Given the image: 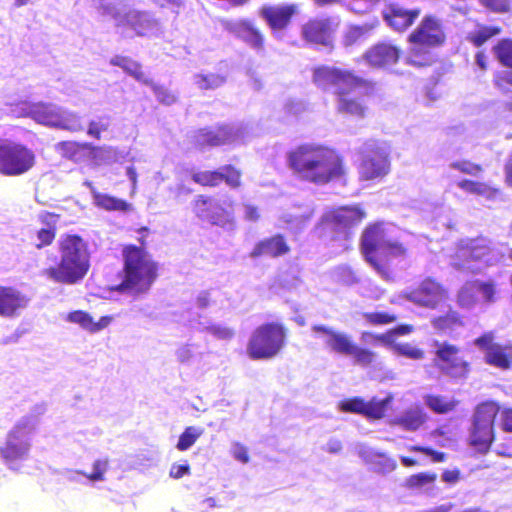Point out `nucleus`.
Listing matches in <instances>:
<instances>
[{"instance_id": "nucleus-1", "label": "nucleus", "mask_w": 512, "mask_h": 512, "mask_svg": "<svg viewBox=\"0 0 512 512\" xmlns=\"http://www.w3.org/2000/svg\"><path fill=\"white\" fill-rule=\"evenodd\" d=\"M313 82L321 89L334 87L336 111L344 116L363 119L369 102L377 96V82L356 75L354 71L321 65L313 69Z\"/></svg>"}, {"instance_id": "nucleus-2", "label": "nucleus", "mask_w": 512, "mask_h": 512, "mask_svg": "<svg viewBox=\"0 0 512 512\" xmlns=\"http://www.w3.org/2000/svg\"><path fill=\"white\" fill-rule=\"evenodd\" d=\"M287 164L295 176L315 185H326L346 175L343 156L323 145L305 143L291 149Z\"/></svg>"}, {"instance_id": "nucleus-3", "label": "nucleus", "mask_w": 512, "mask_h": 512, "mask_svg": "<svg viewBox=\"0 0 512 512\" xmlns=\"http://www.w3.org/2000/svg\"><path fill=\"white\" fill-rule=\"evenodd\" d=\"M60 262L43 274L57 283L74 284L84 278L90 268L87 243L78 235L66 234L59 241Z\"/></svg>"}, {"instance_id": "nucleus-4", "label": "nucleus", "mask_w": 512, "mask_h": 512, "mask_svg": "<svg viewBox=\"0 0 512 512\" xmlns=\"http://www.w3.org/2000/svg\"><path fill=\"white\" fill-rule=\"evenodd\" d=\"M123 279L114 288L135 295L146 293L158 277V264L142 247L126 245L122 250Z\"/></svg>"}, {"instance_id": "nucleus-5", "label": "nucleus", "mask_w": 512, "mask_h": 512, "mask_svg": "<svg viewBox=\"0 0 512 512\" xmlns=\"http://www.w3.org/2000/svg\"><path fill=\"white\" fill-rule=\"evenodd\" d=\"M360 248L365 260L386 280L392 278L395 261L407 254L403 244L386 239L382 226H367Z\"/></svg>"}, {"instance_id": "nucleus-6", "label": "nucleus", "mask_w": 512, "mask_h": 512, "mask_svg": "<svg viewBox=\"0 0 512 512\" xmlns=\"http://www.w3.org/2000/svg\"><path fill=\"white\" fill-rule=\"evenodd\" d=\"M410 44L407 62L415 67L432 63L431 49L443 46L447 41L443 21L434 14L425 15L416 28L408 35Z\"/></svg>"}, {"instance_id": "nucleus-7", "label": "nucleus", "mask_w": 512, "mask_h": 512, "mask_svg": "<svg viewBox=\"0 0 512 512\" xmlns=\"http://www.w3.org/2000/svg\"><path fill=\"white\" fill-rule=\"evenodd\" d=\"M288 339L287 327L277 321L264 322L250 334L246 353L253 361L270 360L285 348Z\"/></svg>"}, {"instance_id": "nucleus-8", "label": "nucleus", "mask_w": 512, "mask_h": 512, "mask_svg": "<svg viewBox=\"0 0 512 512\" xmlns=\"http://www.w3.org/2000/svg\"><path fill=\"white\" fill-rule=\"evenodd\" d=\"M312 331L326 335L327 347L336 354L350 357L355 365L360 367L375 365L377 353L357 344L351 335L320 324L313 325Z\"/></svg>"}, {"instance_id": "nucleus-9", "label": "nucleus", "mask_w": 512, "mask_h": 512, "mask_svg": "<svg viewBox=\"0 0 512 512\" xmlns=\"http://www.w3.org/2000/svg\"><path fill=\"white\" fill-rule=\"evenodd\" d=\"M499 412V405L485 401L477 405L470 429L469 445L477 452L486 454L495 439L494 422Z\"/></svg>"}, {"instance_id": "nucleus-10", "label": "nucleus", "mask_w": 512, "mask_h": 512, "mask_svg": "<svg viewBox=\"0 0 512 512\" xmlns=\"http://www.w3.org/2000/svg\"><path fill=\"white\" fill-rule=\"evenodd\" d=\"M36 163L34 152L27 146L12 141H0V174L14 177L31 170Z\"/></svg>"}, {"instance_id": "nucleus-11", "label": "nucleus", "mask_w": 512, "mask_h": 512, "mask_svg": "<svg viewBox=\"0 0 512 512\" xmlns=\"http://www.w3.org/2000/svg\"><path fill=\"white\" fill-rule=\"evenodd\" d=\"M433 363L446 377L452 380L466 379L471 372V363L461 354V348L447 341L435 342Z\"/></svg>"}, {"instance_id": "nucleus-12", "label": "nucleus", "mask_w": 512, "mask_h": 512, "mask_svg": "<svg viewBox=\"0 0 512 512\" xmlns=\"http://www.w3.org/2000/svg\"><path fill=\"white\" fill-rule=\"evenodd\" d=\"M34 426L32 419L26 417L8 432L5 444L0 447L1 457L7 464H13L26 457L30 448L28 439Z\"/></svg>"}, {"instance_id": "nucleus-13", "label": "nucleus", "mask_w": 512, "mask_h": 512, "mask_svg": "<svg viewBox=\"0 0 512 512\" xmlns=\"http://www.w3.org/2000/svg\"><path fill=\"white\" fill-rule=\"evenodd\" d=\"M389 171L390 160L386 149L377 143H366L358 166L359 179L361 181L381 179Z\"/></svg>"}, {"instance_id": "nucleus-14", "label": "nucleus", "mask_w": 512, "mask_h": 512, "mask_svg": "<svg viewBox=\"0 0 512 512\" xmlns=\"http://www.w3.org/2000/svg\"><path fill=\"white\" fill-rule=\"evenodd\" d=\"M27 115L40 124L69 131L82 129L81 122L76 115L64 116L59 108L49 103L37 102L30 104L27 108Z\"/></svg>"}, {"instance_id": "nucleus-15", "label": "nucleus", "mask_w": 512, "mask_h": 512, "mask_svg": "<svg viewBox=\"0 0 512 512\" xmlns=\"http://www.w3.org/2000/svg\"><path fill=\"white\" fill-rule=\"evenodd\" d=\"M478 294L485 303L496 301V284L493 281L473 279L466 281L457 291L456 303L462 309H470L478 303Z\"/></svg>"}, {"instance_id": "nucleus-16", "label": "nucleus", "mask_w": 512, "mask_h": 512, "mask_svg": "<svg viewBox=\"0 0 512 512\" xmlns=\"http://www.w3.org/2000/svg\"><path fill=\"white\" fill-rule=\"evenodd\" d=\"M339 23L330 17L311 18L301 27L302 38L310 44L332 47Z\"/></svg>"}, {"instance_id": "nucleus-17", "label": "nucleus", "mask_w": 512, "mask_h": 512, "mask_svg": "<svg viewBox=\"0 0 512 512\" xmlns=\"http://www.w3.org/2000/svg\"><path fill=\"white\" fill-rule=\"evenodd\" d=\"M194 183L203 187H217L225 182L230 188L238 189L242 185V171L231 164L221 167L220 170H197L191 175Z\"/></svg>"}, {"instance_id": "nucleus-18", "label": "nucleus", "mask_w": 512, "mask_h": 512, "mask_svg": "<svg viewBox=\"0 0 512 512\" xmlns=\"http://www.w3.org/2000/svg\"><path fill=\"white\" fill-rule=\"evenodd\" d=\"M492 51L499 64L510 71H498L493 76L494 86L502 93L508 94L512 87V38H503L493 47Z\"/></svg>"}, {"instance_id": "nucleus-19", "label": "nucleus", "mask_w": 512, "mask_h": 512, "mask_svg": "<svg viewBox=\"0 0 512 512\" xmlns=\"http://www.w3.org/2000/svg\"><path fill=\"white\" fill-rule=\"evenodd\" d=\"M409 299L429 309H435L440 302L448 297L447 289L438 281L432 278H425L421 283L410 291Z\"/></svg>"}, {"instance_id": "nucleus-20", "label": "nucleus", "mask_w": 512, "mask_h": 512, "mask_svg": "<svg viewBox=\"0 0 512 512\" xmlns=\"http://www.w3.org/2000/svg\"><path fill=\"white\" fill-rule=\"evenodd\" d=\"M402 50L389 41H380L369 47L363 59L373 68H387L398 63Z\"/></svg>"}, {"instance_id": "nucleus-21", "label": "nucleus", "mask_w": 512, "mask_h": 512, "mask_svg": "<svg viewBox=\"0 0 512 512\" xmlns=\"http://www.w3.org/2000/svg\"><path fill=\"white\" fill-rule=\"evenodd\" d=\"M56 150L63 158L75 163L91 160L99 164L103 158V148L87 142L61 141L56 145Z\"/></svg>"}, {"instance_id": "nucleus-22", "label": "nucleus", "mask_w": 512, "mask_h": 512, "mask_svg": "<svg viewBox=\"0 0 512 512\" xmlns=\"http://www.w3.org/2000/svg\"><path fill=\"white\" fill-rule=\"evenodd\" d=\"M235 139V133L228 125H218L214 128L203 127L196 130L191 138L195 148L202 150L207 147L223 146Z\"/></svg>"}, {"instance_id": "nucleus-23", "label": "nucleus", "mask_w": 512, "mask_h": 512, "mask_svg": "<svg viewBox=\"0 0 512 512\" xmlns=\"http://www.w3.org/2000/svg\"><path fill=\"white\" fill-rule=\"evenodd\" d=\"M298 12L296 4L268 5L260 9V16L272 31L286 29Z\"/></svg>"}, {"instance_id": "nucleus-24", "label": "nucleus", "mask_w": 512, "mask_h": 512, "mask_svg": "<svg viewBox=\"0 0 512 512\" xmlns=\"http://www.w3.org/2000/svg\"><path fill=\"white\" fill-rule=\"evenodd\" d=\"M420 13L419 8L406 9L397 3H391L383 11L382 17L392 30L404 32L414 24Z\"/></svg>"}, {"instance_id": "nucleus-25", "label": "nucleus", "mask_w": 512, "mask_h": 512, "mask_svg": "<svg viewBox=\"0 0 512 512\" xmlns=\"http://www.w3.org/2000/svg\"><path fill=\"white\" fill-rule=\"evenodd\" d=\"M30 299L14 286L0 285V316L12 318L28 306Z\"/></svg>"}, {"instance_id": "nucleus-26", "label": "nucleus", "mask_w": 512, "mask_h": 512, "mask_svg": "<svg viewBox=\"0 0 512 512\" xmlns=\"http://www.w3.org/2000/svg\"><path fill=\"white\" fill-rule=\"evenodd\" d=\"M490 253V247L484 239H471L465 244H461L457 251L459 262L457 268H463L470 262H477L484 259Z\"/></svg>"}, {"instance_id": "nucleus-27", "label": "nucleus", "mask_w": 512, "mask_h": 512, "mask_svg": "<svg viewBox=\"0 0 512 512\" xmlns=\"http://www.w3.org/2000/svg\"><path fill=\"white\" fill-rule=\"evenodd\" d=\"M366 217V212L359 205L342 206L327 211L322 224H356Z\"/></svg>"}, {"instance_id": "nucleus-28", "label": "nucleus", "mask_w": 512, "mask_h": 512, "mask_svg": "<svg viewBox=\"0 0 512 512\" xmlns=\"http://www.w3.org/2000/svg\"><path fill=\"white\" fill-rule=\"evenodd\" d=\"M430 323L438 334H451L465 326V318L457 310L449 309L443 314L434 316Z\"/></svg>"}, {"instance_id": "nucleus-29", "label": "nucleus", "mask_w": 512, "mask_h": 512, "mask_svg": "<svg viewBox=\"0 0 512 512\" xmlns=\"http://www.w3.org/2000/svg\"><path fill=\"white\" fill-rule=\"evenodd\" d=\"M237 36L249 47L256 51H263L265 36L262 31L248 20L240 21L236 26Z\"/></svg>"}, {"instance_id": "nucleus-30", "label": "nucleus", "mask_w": 512, "mask_h": 512, "mask_svg": "<svg viewBox=\"0 0 512 512\" xmlns=\"http://www.w3.org/2000/svg\"><path fill=\"white\" fill-rule=\"evenodd\" d=\"M485 362L496 368L507 370L512 367V344H492L487 347Z\"/></svg>"}, {"instance_id": "nucleus-31", "label": "nucleus", "mask_w": 512, "mask_h": 512, "mask_svg": "<svg viewBox=\"0 0 512 512\" xmlns=\"http://www.w3.org/2000/svg\"><path fill=\"white\" fill-rule=\"evenodd\" d=\"M67 319L72 323L79 324L83 329L90 333H96L105 329L113 321L112 316H102L98 321H94L89 313L82 310L70 312Z\"/></svg>"}, {"instance_id": "nucleus-32", "label": "nucleus", "mask_w": 512, "mask_h": 512, "mask_svg": "<svg viewBox=\"0 0 512 512\" xmlns=\"http://www.w3.org/2000/svg\"><path fill=\"white\" fill-rule=\"evenodd\" d=\"M289 251L284 238L280 235L260 241L252 250V257L268 256L278 257Z\"/></svg>"}, {"instance_id": "nucleus-33", "label": "nucleus", "mask_w": 512, "mask_h": 512, "mask_svg": "<svg viewBox=\"0 0 512 512\" xmlns=\"http://www.w3.org/2000/svg\"><path fill=\"white\" fill-rule=\"evenodd\" d=\"M414 330L415 328L411 324H400L380 334H373L368 331H364L361 334V338L365 339L366 336H369L374 342H379L385 346H390L393 344H397V336L409 335Z\"/></svg>"}, {"instance_id": "nucleus-34", "label": "nucleus", "mask_w": 512, "mask_h": 512, "mask_svg": "<svg viewBox=\"0 0 512 512\" xmlns=\"http://www.w3.org/2000/svg\"><path fill=\"white\" fill-rule=\"evenodd\" d=\"M426 406L435 414H448L453 412L459 401L452 397L440 394H427L424 396Z\"/></svg>"}, {"instance_id": "nucleus-35", "label": "nucleus", "mask_w": 512, "mask_h": 512, "mask_svg": "<svg viewBox=\"0 0 512 512\" xmlns=\"http://www.w3.org/2000/svg\"><path fill=\"white\" fill-rule=\"evenodd\" d=\"M110 64L121 68L137 81L141 82L146 78L142 65L128 56L116 55L110 60Z\"/></svg>"}, {"instance_id": "nucleus-36", "label": "nucleus", "mask_w": 512, "mask_h": 512, "mask_svg": "<svg viewBox=\"0 0 512 512\" xmlns=\"http://www.w3.org/2000/svg\"><path fill=\"white\" fill-rule=\"evenodd\" d=\"M94 203L97 207L107 211L126 212L132 208L127 201L100 192L94 193Z\"/></svg>"}, {"instance_id": "nucleus-37", "label": "nucleus", "mask_w": 512, "mask_h": 512, "mask_svg": "<svg viewBox=\"0 0 512 512\" xmlns=\"http://www.w3.org/2000/svg\"><path fill=\"white\" fill-rule=\"evenodd\" d=\"M427 415L421 409H409L395 420V424L408 431H416L424 425Z\"/></svg>"}, {"instance_id": "nucleus-38", "label": "nucleus", "mask_w": 512, "mask_h": 512, "mask_svg": "<svg viewBox=\"0 0 512 512\" xmlns=\"http://www.w3.org/2000/svg\"><path fill=\"white\" fill-rule=\"evenodd\" d=\"M392 401L391 396H387L384 399H378L376 397L371 398L369 401L365 400L363 415L369 420H380L387 412L388 406Z\"/></svg>"}, {"instance_id": "nucleus-39", "label": "nucleus", "mask_w": 512, "mask_h": 512, "mask_svg": "<svg viewBox=\"0 0 512 512\" xmlns=\"http://www.w3.org/2000/svg\"><path fill=\"white\" fill-rule=\"evenodd\" d=\"M501 32L500 26L478 25L475 31L468 33L466 40L474 47L479 48Z\"/></svg>"}, {"instance_id": "nucleus-40", "label": "nucleus", "mask_w": 512, "mask_h": 512, "mask_svg": "<svg viewBox=\"0 0 512 512\" xmlns=\"http://www.w3.org/2000/svg\"><path fill=\"white\" fill-rule=\"evenodd\" d=\"M149 24L145 13L140 11H129L125 14L123 20L117 23L118 27H129L135 31V34L142 36L145 34V30Z\"/></svg>"}, {"instance_id": "nucleus-41", "label": "nucleus", "mask_w": 512, "mask_h": 512, "mask_svg": "<svg viewBox=\"0 0 512 512\" xmlns=\"http://www.w3.org/2000/svg\"><path fill=\"white\" fill-rule=\"evenodd\" d=\"M457 185L467 193L483 196L487 199H493L499 193L498 189L493 188L484 182L469 179H463L459 181Z\"/></svg>"}, {"instance_id": "nucleus-42", "label": "nucleus", "mask_w": 512, "mask_h": 512, "mask_svg": "<svg viewBox=\"0 0 512 512\" xmlns=\"http://www.w3.org/2000/svg\"><path fill=\"white\" fill-rule=\"evenodd\" d=\"M142 83L151 88L157 101L160 104L165 106H171L178 101V97L175 94V92L166 87L165 85L158 84L147 77L142 81Z\"/></svg>"}, {"instance_id": "nucleus-43", "label": "nucleus", "mask_w": 512, "mask_h": 512, "mask_svg": "<svg viewBox=\"0 0 512 512\" xmlns=\"http://www.w3.org/2000/svg\"><path fill=\"white\" fill-rule=\"evenodd\" d=\"M226 79L223 73H199L195 75V84L201 90H214L221 87Z\"/></svg>"}, {"instance_id": "nucleus-44", "label": "nucleus", "mask_w": 512, "mask_h": 512, "mask_svg": "<svg viewBox=\"0 0 512 512\" xmlns=\"http://www.w3.org/2000/svg\"><path fill=\"white\" fill-rule=\"evenodd\" d=\"M362 317L367 325L370 326H383L396 322L398 316L394 313L386 311H372L362 313Z\"/></svg>"}, {"instance_id": "nucleus-45", "label": "nucleus", "mask_w": 512, "mask_h": 512, "mask_svg": "<svg viewBox=\"0 0 512 512\" xmlns=\"http://www.w3.org/2000/svg\"><path fill=\"white\" fill-rule=\"evenodd\" d=\"M395 354L411 360H422L425 357V351L422 348L410 343H397L389 346Z\"/></svg>"}, {"instance_id": "nucleus-46", "label": "nucleus", "mask_w": 512, "mask_h": 512, "mask_svg": "<svg viewBox=\"0 0 512 512\" xmlns=\"http://www.w3.org/2000/svg\"><path fill=\"white\" fill-rule=\"evenodd\" d=\"M437 475L432 472H419L406 478L404 486L411 490L420 489L424 486L433 484Z\"/></svg>"}, {"instance_id": "nucleus-47", "label": "nucleus", "mask_w": 512, "mask_h": 512, "mask_svg": "<svg viewBox=\"0 0 512 512\" xmlns=\"http://www.w3.org/2000/svg\"><path fill=\"white\" fill-rule=\"evenodd\" d=\"M202 435V430L193 426H188L180 434L176 448L179 451H186L194 445L198 438Z\"/></svg>"}, {"instance_id": "nucleus-48", "label": "nucleus", "mask_w": 512, "mask_h": 512, "mask_svg": "<svg viewBox=\"0 0 512 512\" xmlns=\"http://www.w3.org/2000/svg\"><path fill=\"white\" fill-rule=\"evenodd\" d=\"M216 204L210 196L198 195L193 201V210L199 217H209L212 215Z\"/></svg>"}, {"instance_id": "nucleus-49", "label": "nucleus", "mask_w": 512, "mask_h": 512, "mask_svg": "<svg viewBox=\"0 0 512 512\" xmlns=\"http://www.w3.org/2000/svg\"><path fill=\"white\" fill-rule=\"evenodd\" d=\"M479 4L495 14H506L512 10V0H478Z\"/></svg>"}, {"instance_id": "nucleus-50", "label": "nucleus", "mask_w": 512, "mask_h": 512, "mask_svg": "<svg viewBox=\"0 0 512 512\" xmlns=\"http://www.w3.org/2000/svg\"><path fill=\"white\" fill-rule=\"evenodd\" d=\"M365 400L360 397H352L340 402V410L346 413L363 415Z\"/></svg>"}, {"instance_id": "nucleus-51", "label": "nucleus", "mask_w": 512, "mask_h": 512, "mask_svg": "<svg viewBox=\"0 0 512 512\" xmlns=\"http://www.w3.org/2000/svg\"><path fill=\"white\" fill-rule=\"evenodd\" d=\"M411 452L422 453L431 458L434 463H441L446 461L447 454L441 451L432 449L431 447L421 445H411L408 447Z\"/></svg>"}, {"instance_id": "nucleus-52", "label": "nucleus", "mask_w": 512, "mask_h": 512, "mask_svg": "<svg viewBox=\"0 0 512 512\" xmlns=\"http://www.w3.org/2000/svg\"><path fill=\"white\" fill-rule=\"evenodd\" d=\"M97 9L103 16L117 18L120 16L118 0H97Z\"/></svg>"}, {"instance_id": "nucleus-53", "label": "nucleus", "mask_w": 512, "mask_h": 512, "mask_svg": "<svg viewBox=\"0 0 512 512\" xmlns=\"http://www.w3.org/2000/svg\"><path fill=\"white\" fill-rule=\"evenodd\" d=\"M207 332L219 340H231L235 336V330L231 327L212 324L206 328Z\"/></svg>"}, {"instance_id": "nucleus-54", "label": "nucleus", "mask_w": 512, "mask_h": 512, "mask_svg": "<svg viewBox=\"0 0 512 512\" xmlns=\"http://www.w3.org/2000/svg\"><path fill=\"white\" fill-rule=\"evenodd\" d=\"M108 468V461L97 459L93 463V472L92 473H83V475L89 479L90 481H102L104 480V474Z\"/></svg>"}, {"instance_id": "nucleus-55", "label": "nucleus", "mask_w": 512, "mask_h": 512, "mask_svg": "<svg viewBox=\"0 0 512 512\" xmlns=\"http://www.w3.org/2000/svg\"><path fill=\"white\" fill-rule=\"evenodd\" d=\"M452 168L460 171L461 173L476 176L482 172L483 168L480 164L472 163L470 161H458L451 165Z\"/></svg>"}, {"instance_id": "nucleus-56", "label": "nucleus", "mask_w": 512, "mask_h": 512, "mask_svg": "<svg viewBox=\"0 0 512 512\" xmlns=\"http://www.w3.org/2000/svg\"><path fill=\"white\" fill-rule=\"evenodd\" d=\"M55 235L56 232L54 227L49 226L48 228H41L37 232V238L39 242L36 243V247L40 249L44 246L50 245L53 242Z\"/></svg>"}, {"instance_id": "nucleus-57", "label": "nucleus", "mask_w": 512, "mask_h": 512, "mask_svg": "<svg viewBox=\"0 0 512 512\" xmlns=\"http://www.w3.org/2000/svg\"><path fill=\"white\" fill-rule=\"evenodd\" d=\"M500 428L506 433H512V407L499 406Z\"/></svg>"}, {"instance_id": "nucleus-58", "label": "nucleus", "mask_w": 512, "mask_h": 512, "mask_svg": "<svg viewBox=\"0 0 512 512\" xmlns=\"http://www.w3.org/2000/svg\"><path fill=\"white\" fill-rule=\"evenodd\" d=\"M109 127L108 118H102L98 121H91L88 126V135L100 139L101 133L106 131Z\"/></svg>"}, {"instance_id": "nucleus-59", "label": "nucleus", "mask_w": 512, "mask_h": 512, "mask_svg": "<svg viewBox=\"0 0 512 512\" xmlns=\"http://www.w3.org/2000/svg\"><path fill=\"white\" fill-rule=\"evenodd\" d=\"M365 31L362 27L352 26L345 33L343 38V43L345 46H352L356 42H358L361 38H363Z\"/></svg>"}, {"instance_id": "nucleus-60", "label": "nucleus", "mask_w": 512, "mask_h": 512, "mask_svg": "<svg viewBox=\"0 0 512 512\" xmlns=\"http://www.w3.org/2000/svg\"><path fill=\"white\" fill-rule=\"evenodd\" d=\"M232 455L236 460L244 464L250 460L248 448L239 442L233 444Z\"/></svg>"}, {"instance_id": "nucleus-61", "label": "nucleus", "mask_w": 512, "mask_h": 512, "mask_svg": "<svg viewBox=\"0 0 512 512\" xmlns=\"http://www.w3.org/2000/svg\"><path fill=\"white\" fill-rule=\"evenodd\" d=\"M190 474L189 464H173L169 471V476L174 479H180L185 475Z\"/></svg>"}, {"instance_id": "nucleus-62", "label": "nucleus", "mask_w": 512, "mask_h": 512, "mask_svg": "<svg viewBox=\"0 0 512 512\" xmlns=\"http://www.w3.org/2000/svg\"><path fill=\"white\" fill-rule=\"evenodd\" d=\"M245 219L250 222H256L260 219V211L258 207L253 205L245 206Z\"/></svg>"}, {"instance_id": "nucleus-63", "label": "nucleus", "mask_w": 512, "mask_h": 512, "mask_svg": "<svg viewBox=\"0 0 512 512\" xmlns=\"http://www.w3.org/2000/svg\"><path fill=\"white\" fill-rule=\"evenodd\" d=\"M460 479V472L458 469L445 470L442 473V480L447 483H456Z\"/></svg>"}, {"instance_id": "nucleus-64", "label": "nucleus", "mask_w": 512, "mask_h": 512, "mask_svg": "<svg viewBox=\"0 0 512 512\" xmlns=\"http://www.w3.org/2000/svg\"><path fill=\"white\" fill-rule=\"evenodd\" d=\"M475 61L477 66L482 70L486 71L488 69V61L487 56L484 51H477L475 54Z\"/></svg>"}]
</instances>
